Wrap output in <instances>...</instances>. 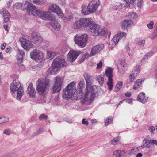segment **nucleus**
Wrapping results in <instances>:
<instances>
[{"label": "nucleus", "mask_w": 157, "mask_h": 157, "mask_svg": "<svg viewBox=\"0 0 157 157\" xmlns=\"http://www.w3.org/2000/svg\"><path fill=\"white\" fill-rule=\"evenodd\" d=\"M102 63L101 61H100L99 63L97 64V69L101 68L102 67Z\"/></svg>", "instance_id": "55"}, {"label": "nucleus", "mask_w": 157, "mask_h": 157, "mask_svg": "<svg viewBox=\"0 0 157 157\" xmlns=\"http://www.w3.org/2000/svg\"><path fill=\"white\" fill-rule=\"evenodd\" d=\"M89 56V54L88 53H85L83 56V58L85 59H87Z\"/></svg>", "instance_id": "61"}, {"label": "nucleus", "mask_w": 157, "mask_h": 157, "mask_svg": "<svg viewBox=\"0 0 157 157\" xmlns=\"http://www.w3.org/2000/svg\"><path fill=\"white\" fill-rule=\"evenodd\" d=\"M6 45V44L5 43H3L1 45V49L4 50L5 48Z\"/></svg>", "instance_id": "58"}, {"label": "nucleus", "mask_w": 157, "mask_h": 157, "mask_svg": "<svg viewBox=\"0 0 157 157\" xmlns=\"http://www.w3.org/2000/svg\"><path fill=\"white\" fill-rule=\"evenodd\" d=\"M3 133L4 134L7 136H9L11 134V132L9 129L6 128L3 130Z\"/></svg>", "instance_id": "45"}, {"label": "nucleus", "mask_w": 157, "mask_h": 157, "mask_svg": "<svg viewBox=\"0 0 157 157\" xmlns=\"http://www.w3.org/2000/svg\"><path fill=\"white\" fill-rule=\"evenodd\" d=\"M44 131V130L42 128H39L38 130L36 131L34 133L33 135L35 136H36L38 135L41 134Z\"/></svg>", "instance_id": "43"}, {"label": "nucleus", "mask_w": 157, "mask_h": 157, "mask_svg": "<svg viewBox=\"0 0 157 157\" xmlns=\"http://www.w3.org/2000/svg\"><path fill=\"white\" fill-rule=\"evenodd\" d=\"M123 86V82H117L116 85V87L114 89V91L115 92H117L120 90Z\"/></svg>", "instance_id": "36"}, {"label": "nucleus", "mask_w": 157, "mask_h": 157, "mask_svg": "<svg viewBox=\"0 0 157 157\" xmlns=\"http://www.w3.org/2000/svg\"><path fill=\"white\" fill-rule=\"evenodd\" d=\"M0 124L4 123L9 121V117L6 116H0Z\"/></svg>", "instance_id": "34"}, {"label": "nucleus", "mask_w": 157, "mask_h": 157, "mask_svg": "<svg viewBox=\"0 0 157 157\" xmlns=\"http://www.w3.org/2000/svg\"><path fill=\"white\" fill-rule=\"evenodd\" d=\"M86 83V92L84 95L81 99V102L82 104H90L93 101L95 96V93L93 92H90L88 89L91 88L93 81V77L87 73H85L83 75Z\"/></svg>", "instance_id": "1"}, {"label": "nucleus", "mask_w": 157, "mask_h": 157, "mask_svg": "<svg viewBox=\"0 0 157 157\" xmlns=\"http://www.w3.org/2000/svg\"><path fill=\"white\" fill-rule=\"evenodd\" d=\"M75 83L74 82L69 83L63 91V97L67 99H70L75 93Z\"/></svg>", "instance_id": "3"}, {"label": "nucleus", "mask_w": 157, "mask_h": 157, "mask_svg": "<svg viewBox=\"0 0 157 157\" xmlns=\"http://www.w3.org/2000/svg\"><path fill=\"white\" fill-rule=\"evenodd\" d=\"M22 7V4L21 3H16L13 6L14 9H18Z\"/></svg>", "instance_id": "44"}, {"label": "nucleus", "mask_w": 157, "mask_h": 157, "mask_svg": "<svg viewBox=\"0 0 157 157\" xmlns=\"http://www.w3.org/2000/svg\"><path fill=\"white\" fill-rule=\"evenodd\" d=\"M88 40V36L86 34L82 35L77 34L74 37L75 43L81 48H83L86 46Z\"/></svg>", "instance_id": "5"}, {"label": "nucleus", "mask_w": 157, "mask_h": 157, "mask_svg": "<svg viewBox=\"0 0 157 157\" xmlns=\"http://www.w3.org/2000/svg\"><path fill=\"white\" fill-rule=\"evenodd\" d=\"M0 13L3 15L5 22H7L9 21L10 16L9 13L6 9L2 8L0 10Z\"/></svg>", "instance_id": "21"}, {"label": "nucleus", "mask_w": 157, "mask_h": 157, "mask_svg": "<svg viewBox=\"0 0 157 157\" xmlns=\"http://www.w3.org/2000/svg\"><path fill=\"white\" fill-rule=\"evenodd\" d=\"M51 25L55 30H59L60 29L61 27L60 24L57 20H56L54 22L53 21L52 22Z\"/></svg>", "instance_id": "26"}, {"label": "nucleus", "mask_w": 157, "mask_h": 157, "mask_svg": "<svg viewBox=\"0 0 157 157\" xmlns=\"http://www.w3.org/2000/svg\"><path fill=\"white\" fill-rule=\"evenodd\" d=\"M89 30H90L93 35L95 36L99 35L102 32V29L99 25L95 24L94 23Z\"/></svg>", "instance_id": "14"}, {"label": "nucleus", "mask_w": 157, "mask_h": 157, "mask_svg": "<svg viewBox=\"0 0 157 157\" xmlns=\"http://www.w3.org/2000/svg\"><path fill=\"white\" fill-rule=\"evenodd\" d=\"M11 91L13 93L17 92V99L20 100L23 95L24 91L18 79H15L10 85Z\"/></svg>", "instance_id": "2"}, {"label": "nucleus", "mask_w": 157, "mask_h": 157, "mask_svg": "<svg viewBox=\"0 0 157 157\" xmlns=\"http://www.w3.org/2000/svg\"><path fill=\"white\" fill-rule=\"evenodd\" d=\"M154 35L150 37V38L152 39L153 40L156 37H157V32H154Z\"/></svg>", "instance_id": "60"}, {"label": "nucleus", "mask_w": 157, "mask_h": 157, "mask_svg": "<svg viewBox=\"0 0 157 157\" xmlns=\"http://www.w3.org/2000/svg\"><path fill=\"white\" fill-rule=\"evenodd\" d=\"M27 11L28 13H30L35 16H40L41 10L36 8L34 5L32 3H29L27 5Z\"/></svg>", "instance_id": "9"}, {"label": "nucleus", "mask_w": 157, "mask_h": 157, "mask_svg": "<svg viewBox=\"0 0 157 157\" xmlns=\"http://www.w3.org/2000/svg\"><path fill=\"white\" fill-rule=\"evenodd\" d=\"M126 101L129 104H132V100L131 99H129L126 100Z\"/></svg>", "instance_id": "63"}, {"label": "nucleus", "mask_w": 157, "mask_h": 157, "mask_svg": "<svg viewBox=\"0 0 157 157\" xmlns=\"http://www.w3.org/2000/svg\"><path fill=\"white\" fill-rule=\"evenodd\" d=\"M49 15L48 13L47 12L45 11H40V16L41 18L44 19H47L48 16Z\"/></svg>", "instance_id": "37"}, {"label": "nucleus", "mask_w": 157, "mask_h": 157, "mask_svg": "<svg viewBox=\"0 0 157 157\" xmlns=\"http://www.w3.org/2000/svg\"><path fill=\"white\" fill-rule=\"evenodd\" d=\"M119 64L120 65V67H124L126 64L125 61L124 60H120L119 61Z\"/></svg>", "instance_id": "47"}, {"label": "nucleus", "mask_w": 157, "mask_h": 157, "mask_svg": "<svg viewBox=\"0 0 157 157\" xmlns=\"http://www.w3.org/2000/svg\"><path fill=\"white\" fill-rule=\"evenodd\" d=\"M82 27L81 19L75 22L73 25V27L74 29H78Z\"/></svg>", "instance_id": "31"}, {"label": "nucleus", "mask_w": 157, "mask_h": 157, "mask_svg": "<svg viewBox=\"0 0 157 157\" xmlns=\"http://www.w3.org/2000/svg\"><path fill=\"white\" fill-rule=\"evenodd\" d=\"M126 35V34L125 32H121L118 33L117 35H115L113 38L112 40L116 44L119 42L120 39L123 38L125 39Z\"/></svg>", "instance_id": "18"}, {"label": "nucleus", "mask_w": 157, "mask_h": 157, "mask_svg": "<svg viewBox=\"0 0 157 157\" xmlns=\"http://www.w3.org/2000/svg\"><path fill=\"white\" fill-rule=\"evenodd\" d=\"M67 64L65 61L64 56H60L57 57L53 60L52 65V69H54L56 68L65 67Z\"/></svg>", "instance_id": "6"}, {"label": "nucleus", "mask_w": 157, "mask_h": 157, "mask_svg": "<svg viewBox=\"0 0 157 157\" xmlns=\"http://www.w3.org/2000/svg\"><path fill=\"white\" fill-rule=\"evenodd\" d=\"M113 70V68L109 67L108 69H106L105 71L106 76L108 78L107 84L108 86V88L110 90H111L112 89L113 86L112 78V71Z\"/></svg>", "instance_id": "7"}, {"label": "nucleus", "mask_w": 157, "mask_h": 157, "mask_svg": "<svg viewBox=\"0 0 157 157\" xmlns=\"http://www.w3.org/2000/svg\"><path fill=\"white\" fill-rule=\"evenodd\" d=\"M99 0H92L88 4V8L91 13L95 12L100 5Z\"/></svg>", "instance_id": "11"}, {"label": "nucleus", "mask_w": 157, "mask_h": 157, "mask_svg": "<svg viewBox=\"0 0 157 157\" xmlns=\"http://www.w3.org/2000/svg\"><path fill=\"white\" fill-rule=\"evenodd\" d=\"M82 13L85 15L89 14L91 13V11L89 10V8L87 6V8L86 6L85 5H82Z\"/></svg>", "instance_id": "28"}, {"label": "nucleus", "mask_w": 157, "mask_h": 157, "mask_svg": "<svg viewBox=\"0 0 157 157\" xmlns=\"http://www.w3.org/2000/svg\"><path fill=\"white\" fill-rule=\"evenodd\" d=\"M49 10L56 13L58 15L61 17L63 16V13L59 6L56 4H53L49 7Z\"/></svg>", "instance_id": "16"}, {"label": "nucleus", "mask_w": 157, "mask_h": 157, "mask_svg": "<svg viewBox=\"0 0 157 157\" xmlns=\"http://www.w3.org/2000/svg\"><path fill=\"white\" fill-rule=\"evenodd\" d=\"M151 141L147 139H144L143 141L141 147L142 148H144L147 146L149 144Z\"/></svg>", "instance_id": "35"}, {"label": "nucleus", "mask_w": 157, "mask_h": 157, "mask_svg": "<svg viewBox=\"0 0 157 157\" xmlns=\"http://www.w3.org/2000/svg\"><path fill=\"white\" fill-rule=\"evenodd\" d=\"M85 84L84 81H81L79 82L78 86V91L77 92L78 94H82V89L85 87Z\"/></svg>", "instance_id": "27"}, {"label": "nucleus", "mask_w": 157, "mask_h": 157, "mask_svg": "<svg viewBox=\"0 0 157 157\" xmlns=\"http://www.w3.org/2000/svg\"><path fill=\"white\" fill-rule=\"evenodd\" d=\"M47 118V116L44 114H41L39 117L40 120H41L43 119H46Z\"/></svg>", "instance_id": "50"}, {"label": "nucleus", "mask_w": 157, "mask_h": 157, "mask_svg": "<svg viewBox=\"0 0 157 157\" xmlns=\"http://www.w3.org/2000/svg\"><path fill=\"white\" fill-rule=\"evenodd\" d=\"M11 48L10 46H8L6 48V52L8 53H10V49Z\"/></svg>", "instance_id": "59"}, {"label": "nucleus", "mask_w": 157, "mask_h": 157, "mask_svg": "<svg viewBox=\"0 0 157 157\" xmlns=\"http://www.w3.org/2000/svg\"><path fill=\"white\" fill-rule=\"evenodd\" d=\"M31 36L33 42L35 44L40 43L43 40V38L40 34L36 32H33Z\"/></svg>", "instance_id": "12"}, {"label": "nucleus", "mask_w": 157, "mask_h": 157, "mask_svg": "<svg viewBox=\"0 0 157 157\" xmlns=\"http://www.w3.org/2000/svg\"><path fill=\"white\" fill-rule=\"evenodd\" d=\"M154 54V52L153 51H150L149 52L147 53L145 55L143 58V60H145V59H148V57H151Z\"/></svg>", "instance_id": "39"}, {"label": "nucleus", "mask_w": 157, "mask_h": 157, "mask_svg": "<svg viewBox=\"0 0 157 157\" xmlns=\"http://www.w3.org/2000/svg\"><path fill=\"white\" fill-rule=\"evenodd\" d=\"M41 52L37 49H34L30 53V56L31 58L32 59L40 61L41 60Z\"/></svg>", "instance_id": "15"}, {"label": "nucleus", "mask_w": 157, "mask_h": 157, "mask_svg": "<svg viewBox=\"0 0 157 157\" xmlns=\"http://www.w3.org/2000/svg\"><path fill=\"white\" fill-rule=\"evenodd\" d=\"M142 4V0H138L137 3V6L138 8H140Z\"/></svg>", "instance_id": "54"}, {"label": "nucleus", "mask_w": 157, "mask_h": 157, "mask_svg": "<svg viewBox=\"0 0 157 157\" xmlns=\"http://www.w3.org/2000/svg\"><path fill=\"white\" fill-rule=\"evenodd\" d=\"M132 23V20H124L121 23L122 28L123 30H128L130 25Z\"/></svg>", "instance_id": "22"}, {"label": "nucleus", "mask_w": 157, "mask_h": 157, "mask_svg": "<svg viewBox=\"0 0 157 157\" xmlns=\"http://www.w3.org/2000/svg\"><path fill=\"white\" fill-rule=\"evenodd\" d=\"M151 142L152 144H153L157 146V140H152Z\"/></svg>", "instance_id": "62"}, {"label": "nucleus", "mask_w": 157, "mask_h": 157, "mask_svg": "<svg viewBox=\"0 0 157 157\" xmlns=\"http://www.w3.org/2000/svg\"><path fill=\"white\" fill-rule=\"evenodd\" d=\"M72 16L71 15H68L67 17H64L65 20L66 21H69L72 17Z\"/></svg>", "instance_id": "51"}, {"label": "nucleus", "mask_w": 157, "mask_h": 157, "mask_svg": "<svg viewBox=\"0 0 157 157\" xmlns=\"http://www.w3.org/2000/svg\"><path fill=\"white\" fill-rule=\"evenodd\" d=\"M19 41L21 43V46L25 50H28L30 48L33 47V45L32 42L25 38H20Z\"/></svg>", "instance_id": "13"}, {"label": "nucleus", "mask_w": 157, "mask_h": 157, "mask_svg": "<svg viewBox=\"0 0 157 157\" xmlns=\"http://www.w3.org/2000/svg\"><path fill=\"white\" fill-rule=\"evenodd\" d=\"M126 2L128 5L127 6L130 7V4L134 2L133 0H124Z\"/></svg>", "instance_id": "52"}, {"label": "nucleus", "mask_w": 157, "mask_h": 157, "mask_svg": "<svg viewBox=\"0 0 157 157\" xmlns=\"http://www.w3.org/2000/svg\"><path fill=\"white\" fill-rule=\"evenodd\" d=\"M82 27H85L88 29L91 28L92 25L94 23L89 18H81Z\"/></svg>", "instance_id": "17"}, {"label": "nucleus", "mask_w": 157, "mask_h": 157, "mask_svg": "<svg viewBox=\"0 0 157 157\" xmlns=\"http://www.w3.org/2000/svg\"><path fill=\"white\" fill-rule=\"evenodd\" d=\"M144 80L143 79H140L137 80L133 86V89L134 90L139 87L142 83V82Z\"/></svg>", "instance_id": "30"}, {"label": "nucleus", "mask_w": 157, "mask_h": 157, "mask_svg": "<svg viewBox=\"0 0 157 157\" xmlns=\"http://www.w3.org/2000/svg\"><path fill=\"white\" fill-rule=\"evenodd\" d=\"M96 79L100 85L102 86L104 83V77L102 75H99L96 77Z\"/></svg>", "instance_id": "33"}, {"label": "nucleus", "mask_w": 157, "mask_h": 157, "mask_svg": "<svg viewBox=\"0 0 157 157\" xmlns=\"http://www.w3.org/2000/svg\"><path fill=\"white\" fill-rule=\"evenodd\" d=\"M12 2V0H10L8 2L7 4H8V6L7 7L8 8H9L10 6L11 3Z\"/></svg>", "instance_id": "64"}, {"label": "nucleus", "mask_w": 157, "mask_h": 157, "mask_svg": "<svg viewBox=\"0 0 157 157\" xmlns=\"http://www.w3.org/2000/svg\"><path fill=\"white\" fill-rule=\"evenodd\" d=\"M145 94L143 92L140 93L137 98L138 101L143 103H145L148 99V97H145Z\"/></svg>", "instance_id": "24"}, {"label": "nucleus", "mask_w": 157, "mask_h": 157, "mask_svg": "<svg viewBox=\"0 0 157 157\" xmlns=\"http://www.w3.org/2000/svg\"><path fill=\"white\" fill-rule=\"evenodd\" d=\"M82 123L84 125H88L89 124V122L85 119H83L82 120Z\"/></svg>", "instance_id": "53"}, {"label": "nucleus", "mask_w": 157, "mask_h": 157, "mask_svg": "<svg viewBox=\"0 0 157 157\" xmlns=\"http://www.w3.org/2000/svg\"><path fill=\"white\" fill-rule=\"evenodd\" d=\"M29 1L31 2L36 4H40L42 1V0H29Z\"/></svg>", "instance_id": "48"}, {"label": "nucleus", "mask_w": 157, "mask_h": 157, "mask_svg": "<svg viewBox=\"0 0 157 157\" xmlns=\"http://www.w3.org/2000/svg\"><path fill=\"white\" fill-rule=\"evenodd\" d=\"M19 53L18 55L17 56V58L18 63H21L23 61V57L25 56L24 51L22 50H19Z\"/></svg>", "instance_id": "25"}, {"label": "nucleus", "mask_w": 157, "mask_h": 157, "mask_svg": "<svg viewBox=\"0 0 157 157\" xmlns=\"http://www.w3.org/2000/svg\"><path fill=\"white\" fill-rule=\"evenodd\" d=\"M145 43V41L144 40H141L140 41H139L138 42V44L139 45H143Z\"/></svg>", "instance_id": "56"}, {"label": "nucleus", "mask_w": 157, "mask_h": 157, "mask_svg": "<svg viewBox=\"0 0 157 157\" xmlns=\"http://www.w3.org/2000/svg\"><path fill=\"white\" fill-rule=\"evenodd\" d=\"M128 16L131 19H135L137 18V14L134 12H130L128 13Z\"/></svg>", "instance_id": "38"}, {"label": "nucleus", "mask_w": 157, "mask_h": 157, "mask_svg": "<svg viewBox=\"0 0 157 157\" xmlns=\"http://www.w3.org/2000/svg\"><path fill=\"white\" fill-rule=\"evenodd\" d=\"M56 54V52H55L51 51H47V58L52 59Z\"/></svg>", "instance_id": "32"}, {"label": "nucleus", "mask_w": 157, "mask_h": 157, "mask_svg": "<svg viewBox=\"0 0 157 157\" xmlns=\"http://www.w3.org/2000/svg\"><path fill=\"white\" fill-rule=\"evenodd\" d=\"M1 157H15V154L14 153H8L5 154Z\"/></svg>", "instance_id": "41"}, {"label": "nucleus", "mask_w": 157, "mask_h": 157, "mask_svg": "<svg viewBox=\"0 0 157 157\" xmlns=\"http://www.w3.org/2000/svg\"><path fill=\"white\" fill-rule=\"evenodd\" d=\"M47 19L50 20V24H51V22L52 21L53 22L57 20L55 18L54 16H48V17L47 18Z\"/></svg>", "instance_id": "46"}, {"label": "nucleus", "mask_w": 157, "mask_h": 157, "mask_svg": "<svg viewBox=\"0 0 157 157\" xmlns=\"http://www.w3.org/2000/svg\"><path fill=\"white\" fill-rule=\"evenodd\" d=\"M80 52L74 50H71L67 55V60L72 63L75 61L80 54Z\"/></svg>", "instance_id": "10"}, {"label": "nucleus", "mask_w": 157, "mask_h": 157, "mask_svg": "<svg viewBox=\"0 0 157 157\" xmlns=\"http://www.w3.org/2000/svg\"><path fill=\"white\" fill-rule=\"evenodd\" d=\"M154 24V22L153 21H151L147 25V26L150 29H151L153 28Z\"/></svg>", "instance_id": "49"}, {"label": "nucleus", "mask_w": 157, "mask_h": 157, "mask_svg": "<svg viewBox=\"0 0 157 157\" xmlns=\"http://www.w3.org/2000/svg\"><path fill=\"white\" fill-rule=\"evenodd\" d=\"M104 45L103 44H98L93 47L90 53V56H94L98 53L104 48Z\"/></svg>", "instance_id": "19"}, {"label": "nucleus", "mask_w": 157, "mask_h": 157, "mask_svg": "<svg viewBox=\"0 0 157 157\" xmlns=\"http://www.w3.org/2000/svg\"><path fill=\"white\" fill-rule=\"evenodd\" d=\"M126 153L123 150H117L113 152L114 155L117 157H121L124 155Z\"/></svg>", "instance_id": "29"}, {"label": "nucleus", "mask_w": 157, "mask_h": 157, "mask_svg": "<svg viewBox=\"0 0 157 157\" xmlns=\"http://www.w3.org/2000/svg\"><path fill=\"white\" fill-rule=\"evenodd\" d=\"M36 89L39 93H43L45 92L48 87L49 86V80L48 79H45V80L39 79L36 82Z\"/></svg>", "instance_id": "4"}, {"label": "nucleus", "mask_w": 157, "mask_h": 157, "mask_svg": "<svg viewBox=\"0 0 157 157\" xmlns=\"http://www.w3.org/2000/svg\"><path fill=\"white\" fill-rule=\"evenodd\" d=\"M113 120V117H108L107 119L105 120V125H109L112 121Z\"/></svg>", "instance_id": "42"}, {"label": "nucleus", "mask_w": 157, "mask_h": 157, "mask_svg": "<svg viewBox=\"0 0 157 157\" xmlns=\"http://www.w3.org/2000/svg\"><path fill=\"white\" fill-rule=\"evenodd\" d=\"M55 82L53 86V93L59 92L63 83V79L60 76H57L55 77Z\"/></svg>", "instance_id": "8"}, {"label": "nucleus", "mask_w": 157, "mask_h": 157, "mask_svg": "<svg viewBox=\"0 0 157 157\" xmlns=\"http://www.w3.org/2000/svg\"><path fill=\"white\" fill-rule=\"evenodd\" d=\"M155 130V128L154 126H151L149 127V130L151 133H153V131H154Z\"/></svg>", "instance_id": "57"}, {"label": "nucleus", "mask_w": 157, "mask_h": 157, "mask_svg": "<svg viewBox=\"0 0 157 157\" xmlns=\"http://www.w3.org/2000/svg\"><path fill=\"white\" fill-rule=\"evenodd\" d=\"M140 70V67L139 66H136L133 73L131 74L129 76L130 81L131 82H133L136 77L139 74Z\"/></svg>", "instance_id": "20"}, {"label": "nucleus", "mask_w": 157, "mask_h": 157, "mask_svg": "<svg viewBox=\"0 0 157 157\" xmlns=\"http://www.w3.org/2000/svg\"><path fill=\"white\" fill-rule=\"evenodd\" d=\"M120 139L119 137L115 138L111 141V143L112 144L114 145H117L119 142Z\"/></svg>", "instance_id": "40"}, {"label": "nucleus", "mask_w": 157, "mask_h": 157, "mask_svg": "<svg viewBox=\"0 0 157 157\" xmlns=\"http://www.w3.org/2000/svg\"><path fill=\"white\" fill-rule=\"evenodd\" d=\"M27 94H29V96L32 98H33L36 96V92L35 89L33 87V85L32 83H30L28 87L27 90Z\"/></svg>", "instance_id": "23"}]
</instances>
